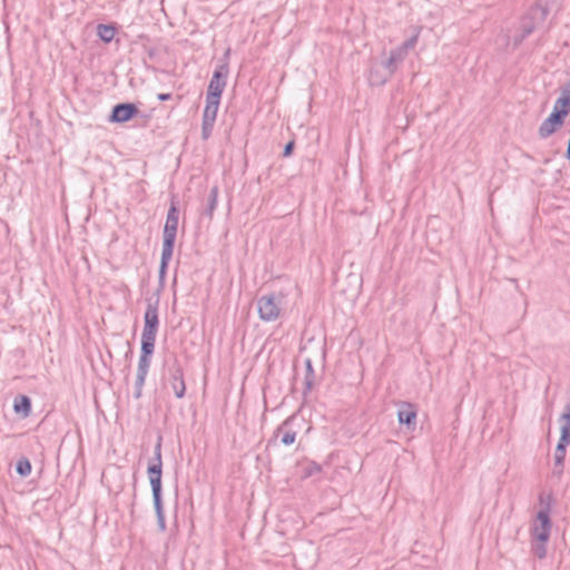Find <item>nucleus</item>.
<instances>
[{
  "label": "nucleus",
  "instance_id": "1",
  "mask_svg": "<svg viewBox=\"0 0 570 570\" xmlns=\"http://www.w3.org/2000/svg\"><path fill=\"white\" fill-rule=\"evenodd\" d=\"M148 479L153 492L154 508L157 517L158 529L164 532L166 530V520L161 500V475H163V461H161V436L158 438L154 458L149 461L147 468Z\"/></svg>",
  "mask_w": 570,
  "mask_h": 570
},
{
  "label": "nucleus",
  "instance_id": "2",
  "mask_svg": "<svg viewBox=\"0 0 570 570\" xmlns=\"http://www.w3.org/2000/svg\"><path fill=\"white\" fill-rule=\"evenodd\" d=\"M283 294H265L257 299L258 316L264 322H275L282 312Z\"/></svg>",
  "mask_w": 570,
  "mask_h": 570
},
{
  "label": "nucleus",
  "instance_id": "3",
  "mask_svg": "<svg viewBox=\"0 0 570 570\" xmlns=\"http://www.w3.org/2000/svg\"><path fill=\"white\" fill-rule=\"evenodd\" d=\"M229 73L228 62L225 61L218 65L213 73L207 88V95L209 99L220 100L222 94L226 87V79Z\"/></svg>",
  "mask_w": 570,
  "mask_h": 570
},
{
  "label": "nucleus",
  "instance_id": "4",
  "mask_svg": "<svg viewBox=\"0 0 570 570\" xmlns=\"http://www.w3.org/2000/svg\"><path fill=\"white\" fill-rule=\"evenodd\" d=\"M551 519L549 517V507L537 512L531 527V537L533 541H548L551 532Z\"/></svg>",
  "mask_w": 570,
  "mask_h": 570
},
{
  "label": "nucleus",
  "instance_id": "5",
  "mask_svg": "<svg viewBox=\"0 0 570 570\" xmlns=\"http://www.w3.org/2000/svg\"><path fill=\"white\" fill-rule=\"evenodd\" d=\"M178 219H179V210L175 203H171L167 217L166 223L164 226V242L163 247L164 248H170L174 249L176 235H177V228H178Z\"/></svg>",
  "mask_w": 570,
  "mask_h": 570
},
{
  "label": "nucleus",
  "instance_id": "6",
  "mask_svg": "<svg viewBox=\"0 0 570 570\" xmlns=\"http://www.w3.org/2000/svg\"><path fill=\"white\" fill-rule=\"evenodd\" d=\"M138 112L139 110L134 104H118L112 108L109 121L117 124L126 122Z\"/></svg>",
  "mask_w": 570,
  "mask_h": 570
},
{
  "label": "nucleus",
  "instance_id": "7",
  "mask_svg": "<svg viewBox=\"0 0 570 570\" xmlns=\"http://www.w3.org/2000/svg\"><path fill=\"white\" fill-rule=\"evenodd\" d=\"M158 308L157 304L148 303L144 316V330L142 334L157 335L158 332Z\"/></svg>",
  "mask_w": 570,
  "mask_h": 570
},
{
  "label": "nucleus",
  "instance_id": "8",
  "mask_svg": "<svg viewBox=\"0 0 570 570\" xmlns=\"http://www.w3.org/2000/svg\"><path fill=\"white\" fill-rule=\"evenodd\" d=\"M169 385L177 399H181L185 395L186 385L184 381V373L179 365H175L169 370Z\"/></svg>",
  "mask_w": 570,
  "mask_h": 570
},
{
  "label": "nucleus",
  "instance_id": "9",
  "mask_svg": "<svg viewBox=\"0 0 570 570\" xmlns=\"http://www.w3.org/2000/svg\"><path fill=\"white\" fill-rule=\"evenodd\" d=\"M294 420L295 416H289L274 432V438L279 439L281 443L286 446L292 445L296 440V431L291 429Z\"/></svg>",
  "mask_w": 570,
  "mask_h": 570
},
{
  "label": "nucleus",
  "instance_id": "10",
  "mask_svg": "<svg viewBox=\"0 0 570 570\" xmlns=\"http://www.w3.org/2000/svg\"><path fill=\"white\" fill-rule=\"evenodd\" d=\"M564 122V117L559 115L558 112H551L550 116L543 120V122L539 127V136L541 138H548L551 136L558 128H560Z\"/></svg>",
  "mask_w": 570,
  "mask_h": 570
},
{
  "label": "nucleus",
  "instance_id": "11",
  "mask_svg": "<svg viewBox=\"0 0 570 570\" xmlns=\"http://www.w3.org/2000/svg\"><path fill=\"white\" fill-rule=\"evenodd\" d=\"M393 75L383 67V65L374 63L371 66L368 72V82L371 86L384 85Z\"/></svg>",
  "mask_w": 570,
  "mask_h": 570
},
{
  "label": "nucleus",
  "instance_id": "12",
  "mask_svg": "<svg viewBox=\"0 0 570 570\" xmlns=\"http://www.w3.org/2000/svg\"><path fill=\"white\" fill-rule=\"evenodd\" d=\"M560 423V444H570V402L564 406L563 413L561 414L559 419Z\"/></svg>",
  "mask_w": 570,
  "mask_h": 570
},
{
  "label": "nucleus",
  "instance_id": "13",
  "mask_svg": "<svg viewBox=\"0 0 570 570\" xmlns=\"http://www.w3.org/2000/svg\"><path fill=\"white\" fill-rule=\"evenodd\" d=\"M405 58L406 55L404 53V51L396 47L395 49L391 50L389 57L385 60L381 61V63L385 69H387L392 75H394L399 65L403 62Z\"/></svg>",
  "mask_w": 570,
  "mask_h": 570
},
{
  "label": "nucleus",
  "instance_id": "14",
  "mask_svg": "<svg viewBox=\"0 0 570 570\" xmlns=\"http://www.w3.org/2000/svg\"><path fill=\"white\" fill-rule=\"evenodd\" d=\"M400 424H405L407 428L415 425L416 411L411 403H402L397 412Z\"/></svg>",
  "mask_w": 570,
  "mask_h": 570
},
{
  "label": "nucleus",
  "instance_id": "15",
  "mask_svg": "<svg viewBox=\"0 0 570 570\" xmlns=\"http://www.w3.org/2000/svg\"><path fill=\"white\" fill-rule=\"evenodd\" d=\"M13 410L18 414H22L23 416H28L31 411V402L30 399L26 395H19L14 399Z\"/></svg>",
  "mask_w": 570,
  "mask_h": 570
},
{
  "label": "nucleus",
  "instance_id": "16",
  "mask_svg": "<svg viewBox=\"0 0 570 570\" xmlns=\"http://www.w3.org/2000/svg\"><path fill=\"white\" fill-rule=\"evenodd\" d=\"M220 100L209 99L206 97V106L203 112V118L208 120H216L217 111Z\"/></svg>",
  "mask_w": 570,
  "mask_h": 570
},
{
  "label": "nucleus",
  "instance_id": "17",
  "mask_svg": "<svg viewBox=\"0 0 570 570\" xmlns=\"http://www.w3.org/2000/svg\"><path fill=\"white\" fill-rule=\"evenodd\" d=\"M566 444H557L556 451H554V473L560 474L562 472V466L566 458L567 452Z\"/></svg>",
  "mask_w": 570,
  "mask_h": 570
},
{
  "label": "nucleus",
  "instance_id": "18",
  "mask_svg": "<svg viewBox=\"0 0 570 570\" xmlns=\"http://www.w3.org/2000/svg\"><path fill=\"white\" fill-rule=\"evenodd\" d=\"M156 335L141 333V354L151 356L155 350Z\"/></svg>",
  "mask_w": 570,
  "mask_h": 570
},
{
  "label": "nucleus",
  "instance_id": "19",
  "mask_svg": "<svg viewBox=\"0 0 570 570\" xmlns=\"http://www.w3.org/2000/svg\"><path fill=\"white\" fill-rule=\"evenodd\" d=\"M174 249L170 248H161V258H160V266H159V278L160 281H164L167 272L168 264L173 257Z\"/></svg>",
  "mask_w": 570,
  "mask_h": 570
},
{
  "label": "nucleus",
  "instance_id": "20",
  "mask_svg": "<svg viewBox=\"0 0 570 570\" xmlns=\"http://www.w3.org/2000/svg\"><path fill=\"white\" fill-rule=\"evenodd\" d=\"M570 111V98L561 95L553 107V112H558L559 115L563 116L564 118L568 116Z\"/></svg>",
  "mask_w": 570,
  "mask_h": 570
},
{
  "label": "nucleus",
  "instance_id": "21",
  "mask_svg": "<svg viewBox=\"0 0 570 570\" xmlns=\"http://www.w3.org/2000/svg\"><path fill=\"white\" fill-rule=\"evenodd\" d=\"M116 30L111 26L99 24L97 27V35L104 42H110L115 37Z\"/></svg>",
  "mask_w": 570,
  "mask_h": 570
},
{
  "label": "nucleus",
  "instance_id": "22",
  "mask_svg": "<svg viewBox=\"0 0 570 570\" xmlns=\"http://www.w3.org/2000/svg\"><path fill=\"white\" fill-rule=\"evenodd\" d=\"M217 199H218V187L214 186V187L210 188V191H209V195H208V200H207L206 214L209 217L213 216V213H214V210L217 207Z\"/></svg>",
  "mask_w": 570,
  "mask_h": 570
},
{
  "label": "nucleus",
  "instance_id": "23",
  "mask_svg": "<svg viewBox=\"0 0 570 570\" xmlns=\"http://www.w3.org/2000/svg\"><path fill=\"white\" fill-rule=\"evenodd\" d=\"M18 474H20L21 476H28L30 473H31V463L28 459L26 458H22L20 459L18 462H17V468H16Z\"/></svg>",
  "mask_w": 570,
  "mask_h": 570
},
{
  "label": "nucleus",
  "instance_id": "24",
  "mask_svg": "<svg viewBox=\"0 0 570 570\" xmlns=\"http://www.w3.org/2000/svg\"><path fill=\"white\" fill-rule=\"evenodd\" d=\"M146 376H147L146 374L137 373L136 381H135V386H134V396H135V399H139L141 396L142 386L145 384Z\"/></svg>",
  "mask_w": 570,
  "mask_h": 570
},
{
  "label": "nucleus",
  "instance_id": "25",
  "mask_svg": "<svg viewBox=\"0 0 570 570\" xmlns=\"http://www.w3.org/2000/svg\"><path fill=\"white\" fill-rule=\"evenodd\" d=\"M548 541H533L532 550L535 557L543 559L547 554L546 543Z\"/></svg>",
  "mask_w": 570,
  "mask_h": 570
},
{
  "label": "nucleus",
  "instance_id": "26",
  "mask_svg": "<svg viewBox=\"0 0 570 570\" xmlns=\"http://www.w3.org/2000/svg\"><path fill=\"white\" fill-rule=\"evenodd\" d=\"M149 366H150V356L140 355L139 361H138L137 373L147 375Z\"/></svg>",
  "mask_w": 570,
  "mask_h": 570
},
{
  "label": "nucleus",
  "instance_id": "27",
  "mask_svg": "<svg viewBox=\"0 0 570 570\" xmlns=\"http://www.w3.org/2000/svg\"><path fill=\"white\" fill-rule=\"evenodd\" d=\"M535 26L531 22L523 21L522 23V35L515 39V43H520L525 37H528L534 30Z\"/></svg>",
  "mask_w": 570,
  "mask_h": 570
},
{
  "label": "nucleus",
  "instance_id": "28",
  "mask_svg": "<svg viewBox=\"0 0 570 570\" xmlns=\"http://www.w3.org/2000/svg\"><path fill=\"white\" fill-rule=\"evenodd\" d=\"M419 35H414L410 39L405 40L399 48L404 51V53L407 56L409 51L413 49L417 43Z\"/></svg>",
  "mask_w": 570,
  "mask_h": 570
},
{
  "label": "nucleus",
  "instance_id": "29",
  "mask_svg": "<svg viewBox=\"0 0 570 570\" xmlns=\"http://www.w3.org/2000/svg\"><path fill=\"white\" fill-rule=\"evenodd\" d=\"M214 124H215L214 120H208V119H204L203 118L202 136H203L204 139H207L210 136L213 127H214Z\"/></svg>",
  "mask_w": 570,
  "mask_h": 570
},
{
  "label": "nucleus",
  "instance_id": "30",
  "mask_svg": "<svg viewBox=\"0 0 570 570\" xmlns=\"http://www.w3.org/2000/svg\"><path fill=\"white\" fill-rule=\"evenodd\" d=\"M293 147H294V141H289L288 144H286V146L284 147V151H283L284 157H288L292 154Z\"/></svg>",
  "mask_w": 570,
  "mask_h": 570
},
{
  "label": "nucleus",
  "instance_id": "31",
  "mask_svg": "<svg viewBox=\"0 0 570 570\" xmlns=\"http://www.w3.org/2000/svg\"><path fill=\"white\" fill-rule=\"evenodd\" d=\"M561 95L570 98V80L566 83V86L561 90Z\"/></svg>",
  "mask_w": 570,
  "mask_h": 570
},
{
  "label": "nucleus",
  "instance_id": "32",
  "mask_svg": "<svg viewBox=\"0 0 570 570\" xmlns=\"http://www.w3.org/2000/svg\"><path fill=\"white\" fill-rule=\"evenodd\" d=\"M170 98H171L170 94H159L158 95V99L161 100V101L168 100Z\"/></svg>",
  "mask_w": 570,
  "mask_h": 570
},
{
  "label": "nucleus",
  "instance_id": "33",
  "mask_svg": "<svg viewBox=\"0 0 570 570\" xmlns=\"http://www.w3.org/2000/svg\"><path fill=\"white\" fill-rule=\"evenodd\" d=\"M306 366H307V370L312 372V364H311V361L307 360L306 362Z\"/></svg>",
  "mask_w": 570,
  "mask_h": 570
}]
</instances>
